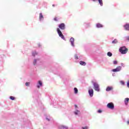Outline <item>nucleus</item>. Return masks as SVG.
<instances>
[{
    "label": "nucleus",
    "instance_id": "nucleus-1",
    "mask_svg": "<svg viewBox=\"0 0 129 129\" xmlns=\"http://www.w3.org/2000/svg\"><path fill=\"white\" fill-rule=\"evenodd\" d=\"M119 51L121 54H126L127 53V51H128V49H127L125 46H122L120 47Z\"/></svg>",
    "mask_w": 129,
    "mask_h": 129
},
{
    "label": "nucleus",
    "instance_id": "nucleus-2",
    "mask_svg": "<svg viewBox=\"0 0 129 129\" xmlns=\"http://www.w3.org/2000/svg\"><path fill=\"white\" fill-rule=\"evenodd\" d=\"M57 34H58V36L63 40H65V37H64V35L62 33V32H61V30H60L59 28L57 29Z\"/></svg>",
    "mask_w": 129,
    "mask_h": 129
},
{
    "label": "nucleus",
    "instance_id": "nucleus-3",
    "mask_svg": "<svg viewBox=\"0 0 129 129\" xmlns=\"http://www.w3.org/2000/svg\"><path fill=\"white\" fill-rule=\"evenodd\" d=\"M94 87L96 91H98V92L100 91V89H99V85H98L97 83H94Z\"/></svg>",
    "mask_w": 129,
    "mask_h": 129
},
{
    "label": "nucleus",
    "instance_id": "nucleus-4",
    "mask_svg": "<svg viewBox=\"0 0 129 129\" xmlns=\"http://www.w3.org/2000/svg\"><path fill=\"white\" fill-rule=\"evenodd\" d=\"M107 107L110 108V109H113L114 108V105L112 102H110L107 104Z\"/></svg>",
    "mask_w": 129,
    "mask_h": 129
},
{
    "label": "nucleus",
    "instance_id": "nucleus-5",
    "mask_svg": "<svg viewBox=\"0 0 129 129\" xmlns=\"http://www.w3.org/2000/svg\"><path fill=\"white\" fill-rule=\"evenodd\" d=\"M121 70V67L118 66L116 69H113L112 72H119Z\"/></svg>",
    "mask_w": 129,
    "mask_h": 129
},
{
    "label": "nucleus",
    "instance_id": "nucleus-6",
    "mask_svg": "<svg viewBox=\"0 0 129 129\" xmlns=\"http://www.w3.org/2000/svg\"><path fill=\"white\" fill-rule=\"evenodd\" d=\"M58 27L60 30H64L65 29V24L61 23L59 25Z\"/></svg>",
    "mask_w": 129,
    "mask_h": 129
},
{
    "label": "nucleus",
    "instance_id": "nucleus-7",
    "mask_svg": "<svg viewBox=\"0 0 129 129\" xmlns=\"http://www.w3.org/2000/svg\"><path fill=\"white\" fill-rule=\"evenodd\" d=\"M89 95L91 97L93 96V89H92L91 90H89Z\"/></svg>",
    "mask_w": 129,
    "mask_h": 129
},
{
    "label": "nucleus",
    "instance_id": "nucleus-8",
    "mask_svg": "<svg viewBox=\"0 0 129 129\" xmlns=\"http://www.w3.org/2000/svg\"><path fill=\"white\" fill-rule=\"evenodd\" d=\"M70 42L72 44V46H73V47H74V38L73 37L71 38Z\"/></svg>",
    "mask_w": 129,
    "mask_h": 129
},
{
    "label": "nucleus",
    "instance_id": "nucleus-9",
    "mask_svg": "<svg viewBox=\"0 0 129 129\" xmlns=\"http://www.w3.org/2000/svg\"><path fill=\"white\" fill-rule=\"evenodd\" d=\"M128 101H129V98H126L124 99V103L126 105H128Z\"/></svg>",
    "mask_w": 129,
    "mask_h": 129
},
{
    "label": "nucleus",
    "instance_id": "nucleus-10",
    "mask_svg": "<svg viewBox=\"0 0 129 129\" xmlns=\"http://www.w3.org/2000/svg\"><path fill=\"white\" fill-rule=\"evenodd\" d=\"M93 2H95L96 0H93ZM98 1L100 6L102 7V6H103V2H102V0H98Z\"/></svg>",
    "mask_w": 129,
    "mask_h": 129
},
{
    "label": "nucleus",
    "instance_id": "nucleus-11",
    "mask_svg": "<svg viewBox=\"0 0 129 129\" xmlns=\"http://www.w3.org/2000/svg\"><path fill=\"white\" fill-rule=\"evenodd\" d=\"M42 19H44V16H43V14H42V13H40L39 14V20H40V21H41Z\"/></svg>",
    "mask_w": 129,
    "mask_h": 129
},
{
    "label": "nucleus",
    "instance_id": "nucleus-12",
    "mask_svg": "<svg viewBox=\"0 0 129 129\" xmlns=\"http://www.w3.org/2000/svg\"><path fill=\"white\" fill-rule=\"evenodd\" d=\"M38 84H39V85L37 86V88H41V86H42V85H43V84L42 83V82L41 81H39Z\"/></svg>",
    "mask_w": 129,
    "mask_h": 129
},
{
    "label": "nucleus",
    "instance_id": "nucleus-13",
    "mask_svg": "<svg viewBox=\"0 0 129 129\" xmlns=\"http://www.w3.org/2000/svg\"><path fill=\"white\" fill-rule=\"evenodd\" d=\"M112 89H113V88H112V87H107L106 89V91H110V90H112Z\"/></svg>",
    "mask_w": 129,
    "mask_h": 129
},
{
    "label": "nucleus",
    "instance_id": "nucleus-14",
    "mask_svg": "<svg viewBox=\"0 0 129 129\" xmlns=\"http://www.w3.org/2000/svg\"><path fill=\"white\" fill-rule=\"evenodd\" d=\"M80 65H82L83 66H85L86 65V62H84L83 61H80Z\"/></svg>",
    "mask_w": 129,
    "mask_h": 129
},
{
    "label": "nucleus",
    "instance_id": "nucleus-15",
    "mask_svg": "<svg viewBox=\"0 0 129 129\" xmlns=\"http://www.w3.org/2000/svg\"><path fill=\"white\" fill-rule=\"evenodd\" d=\"M125 30L127 31H129V24H126L124 26Z\"/></svg>",
    "mask_w": 129,
    "mask_h": 129
},
{
    "label": "nucleus",
    "instance_id": "nucleus-16",
    "mask_svg": "<svg viewBox=\"0 0 129 129\" xmlns=\"http://www.w3.org/2000/svg\"><path fill=\"white\" fill-rule=\"evenodd\" d=\"M96 26H97V28H102L103 27V26L99 23L97 24Z\"/></svg>",
    "mask_w": 129,
    "mask_h": 129
},
{
    "label": "nucleus",
    "instance_id": "nucleus-17",
    "mask_svg": "<svg viewBox=\"0 0 129 129\" xmlns=\"http://www.w3.org/2000/svg\"><path fill=\"white\" fill-rule=\"evenodd\" d=\"M117 42H118L117 39H115L112 42V44H117Z\"/></svg>",
    "mask_w": 129,
    "mask_h": 129
},
{
    "label": "nucleus",
    "instance_id": "nucleus-18",
    "mask_svg": "<svg viewBox=\"0 0 129 129\" xmlns=\"http://www.w3.org/2000/svg\"><path fill=\"white\" fill-rule=\"evenodd\" d=\"M75 93V94H77L78 93V89L77 88H74Z\"/></svg>",
    "mask_w": 129,
    "mask_h": 129
},
{
    "label": "nucleus",
    "instance_id": "nucleus-19",
    "mask_svg": "<svg viewBox=\"0 0 129 129\" xmlns=\"http://www.w3.org/2000/svg\"><path fill=\"white\" fill-rule=\"evenodd\" d=\"M107 56H109V57H111L112 56V53L110 52H108L107 53Z\"/></svg>",
    "mask_w": 129,
    "mask_h": 129
},
{
    "label": "nucleus",
    "instance_id": "nucleus-20",
    "mask_svg": "<svg viewBox=\"0 0 129 129\" xmlns=\"http://www.w3.org/2000/svg\"><path fill=\"white\" fill-rule=\"evenodd\" d=\"M10 98L11 100H15V97L14 96H10Z\"/></svg>",
    "mask_w": 129,
    "mask_h": 129
},
{
    "label": "nucleus",
    "instance_id": "nucleus-21",
    "mask_svg": "<svg viewBox=\"0 0 129 129\" xmlns=\"http://www.w3.org/2000/svg\"><path fill=\"white\" fill-rule=\"evenodd\" d=\"M36 55H37V52H36V51H34L32 53V55L35 56H36Z\"/></svg>",
    "mask_w": 129,
    "mask_h": 129
},
{
    "label": "nucleus",
    "instance_id": "nucleus-22",
    "mask_svg": "<svg viewBox=\"0 0 129 129\" xmlns=\"http://www.w3.org/2000/svg\"><path fill=\"white\" fill-rule=\"evenodd\" d=\"M78 112H79V110H77L75 112V114H76V115H77V114H78Z\"/></svg>",
    "mask_w": 129,
    "mask_h": 129
},
{
    "label": "nucleus",
    "instance_id": "nucleus-23",
    "mask_svg": "<svg viewBox=\"0 0 129 129\" xmlns=\"http://www.w3.org/2000/svg\"><path fill=\"white\" fill-rule=\"evenodd\" d=\"M37 63V60L35 59L33 61V64L34 65H36V64Z\"/></svg>",
    "mask_w": 129,
    "mask_h": 129
},
{
    "label": "nucleus",
    "instance_id": "nucleus-24",
    "mask_svg": "<svg viewBox=\"0 0 129 129\" xmlns=\"http://www.w3.org/2000/svg\"><path fill=\"white\" fill-rule=\"evenodd\" d=\"M25 85H26V86H29V85H30V83L29 82H26L25 83Z\"/></svg>",
    "mask_w": 129,
    "mask_h": 129
},
{
    "label": "nucleus",
    "instance_id": "nucleus-25",
    "mask_svg": "<svg viewBox=\"0 0 129 129\" xmlns=\"http://www.w3.org/2000/svg\"><path fill=\"white\" fill-rule=\"evenodd\" d=\"M113 64H114V65H116V64H117V60H114V61H113Z\"/></svg>",
    "mask_w": 129,
    "mask_h": 129
},
{
    "label": "nucleus",
    "instance_id": "nucleus-26",
    "mask_svg": "<svg viewBox=\"0 0 129 129\" xmlns=\"http://www.w3.org/2000/svg\"><path fill=\"white\" fill-rule=\"evenodd\" d=\"M120 83L122 85H124V82H123V81H121Z\"/></svg>",
    "mask_w": 129,
    "mask_h": 129
},
{
    "label": "nucleus",
    "instance_id": "nucleus-27",
    "mask_svg": "<svg viewBox=\"0 0 129 129\" xmlns=\"http://www.w3.org/2000/svg\"><path fill=\"white\" fill-rule=\"evenodd\" d=\"M75 59H78V56L77 55V54H76L75 55Z\"/></svg>",
    "mask_w": 129,
    "mask_h": 129
},
{
    "label": "nucleus",
    "instance_id": "nucleus-28",
    "mask_svg": "<svg viewBox=\"0 0 129 129\" xmlns=\"http://www.w3.org/2000/svg\"><path fill=\"white\" fill-rule=\"evenodd\" d=\"M82 129H88V127H87V126L82 127Z\"/></svg>",
    "mask_w": 129,
    "mask_h": 129
},
{
    "label": "nucleus",
    "instance_id": "nucleus-29",
    "mask_svg": "<svg viewBox=\"0 0 129 129\" xmlns=\"http://www.w3.org/2000/svg\"><path fill=\"white\" fill-rule=\"evenodd\" d=\"M98 112L99 113H101L102 112V111L101 110H98Z\"/></svg>",
    "mask_w": 129,
    "mask_h": 129
},
{
    "label": "nucleus",
    "instance_id": "nucleus-30",
    "mask_svg": "<svg viewBox=\"0 0 129 129\" xmlns=\"http://www.w3.org/2000/svg\"><path fill=\"white\" fill-rule=\"evenodd\" d=\"M54 21H55L56 22H57V21H58V20H57V17H55L54 18Z\"/></svg>",
    "mask_w": 129,
    "mask_h": 129
},
{
    "label": "nucleus",
    "instance_id": "nucleus-31",
    "mask_svg": "<svg viewBox=\"0 0 129 129\" xmlns=\"http://www.w3.org/2000/svg\"><path fill=\"white\" fill-rule=\"evenodd\" d=\"M127 87H129V81H128V82H127Z\"/></svg>",
    "mask_w": 129,
    "mask_h": 129
},
{
    "label": "nucleus",
    "instance_id": "nucleus-32",
    "mask_svg": "<svg viewBox=\"0 0 129 129\" xmlns=\"http://www.w3.org/2000/svg\"><path fill=\"white\" fill-rule=\"evenodd\" d=\"M75 108H77V107H78V106H77V105L75 104Z\"/></svg>",
    "mask_w": 129,
    "mask_h": 129
},
{
    "label": "nucleus",
    "instance_id": "nucleus-33",
    "mask_svg": "<svg viewBox=\"0 0 129 129\" xmlns=\"http://www.w3.org/2000/svg\"><path fill=\"white\" fill-rule=\"evenodd\" d=\"M127 124H129V120H128V121H127Z\"/></svg>",
    "mask_w": 129,
    "mask_h": 129
},
{
    "label": "nucleus",
    "instance_id": "nucleus-34",
    "mask_svg": "<svg viewBox=\"0 0 129 129\" xmlns=\"http://www.w3.org/2000/svg\"><path fill=\"white\" fill-rule=\"evenodd\" d=\"M127 39H128V40H129V37H127Z\"/></svg>",
    "mask_w": 129,
    "mask_h": 129
},
{
    "label": "nucleus",
    "instance_id": "nucleus-35",
    "mask_svg": "<svg viewBox=\"0 0 129 129\" xmlns=\"http://www.w3.org/2000/svg\"><path fill=\"white\" fill-rule=\"evenodd\" d=\"M53 6V7H54V5H52Z\"/></svg>",
    "mask_w": 129,
    "mask_h": 129
}]
</instances>
